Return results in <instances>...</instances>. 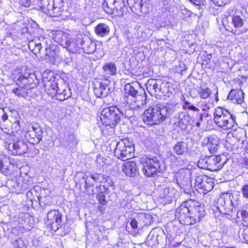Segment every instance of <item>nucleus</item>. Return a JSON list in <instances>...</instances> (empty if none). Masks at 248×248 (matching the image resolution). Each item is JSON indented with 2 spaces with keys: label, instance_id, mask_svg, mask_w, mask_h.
Returning <instances> with one entry per match:
<instances>
[{
  "label": "nucleus",
  "instance_id": "obj_1",
  "mask_svg": "<svg viewBox=\"0 0 248 248\" xmlns=\"http://www.w3.org/2000/svg\"><path fill=\"white\" fill-rule=\"evenodd\" d=\"M204 216V206L197 201L191 199L182 202L175 212V216L180 223L186 226L200 222Z\"/></svg>",
  "mask_w": 248,
  "mask_h": 248
},
{
  "label": "nucleus",
  "instance_id": "obj_2",
  "mask_svg": "<svg viewBox=\"0 0 248 248\" xmlns=\"http://www.w3.org/2000/svg\"><path fill=\"white\" fill-rule=\"evenodd\" d=\"M167 114V107L158 104L149 107L144 111L143 120L148 125H157L166 120Z\"/></svg>",
  "mask_w": 248,
  "mask_h": 248
},
{
  "label": "nucleus",
  "instance_id": "obj_3",
  "mask_svg": "<svg viewBox=\"0 0 248 248\" xmlns=\"http://www.w3.org/2000/svg\"><path fill=\"white\" fill-rule=\"evenodd\" d=\"M214 122L219 128L224 130L232 129L236 124L235 117L227 109L221 107L216 108L213 113Z\"/></svg>",
  "mask_w": 248,
  "mask_h": 248
},
{
  "label": "nucleus",
  "instance_id": "obj_4",
  "mask_svg": "<svg viewBox=\"0 0 248 248\" xmlns=\"http://www.w3.org/2000/svg\"><path fill=\"white\" fill-rule=\"evenodd\" d=\"M141 170L146 177H155L159 172L160 162L156 156L144 155L140 159Z\"/></svg>",
  "mask_w": 248,
  "mask_h": 248
},
{
  "label": "nucleus",
  "instance_id": "obj_5",
  "mask_svg": "<svg viewBox=\"0 0 248 248\" xmlns=\"http://www.w3.org/2000/svg\"><path fill=\"white\" fill-rule=\"evenodd\" d=\"M102 8L107 14L116 17H122L128 12L127 6L122 0H105Z\"/></svg>",
  "mask_w": 248,
  "mask_h": 248
},
{
  "label": "nucleus",
  "instance_id": "obj_6",
  "mask_svg": "<svg viewBox=\"0 0 248 248\" xmlns=\"http://www.w3.org/2000/svg\"><path fill=\"white\" fill-rule=\"evenodd\" d=\"M134 147L127 139L121 140L116 143L114 149V155L118 158L124 161L133 157Z\"/></svg>",
  "mask_w": 248,
  "mask_h": 248
},
{
  "label": "nucleus",
  "instance_id": "obj_7",
  "mask_svg": "<svg viewBox=\"0 0 248 248\" xmlns=\"http://www.w3.org/2000/svg\"><path fill=\"white\" fill-rule=\"evenodd\" d=\"M54 39L56 42L62 46H63L70 52L77 53L80 50L78 44H80L79 40L80 39V36L71 40L67 37L64 32L59 31L55 34Z\"/></svg>",
  "mask_w": 248,
  "mask_h": 248
},
{
  "label": "nucleus",
  "instance_id": "obj_8",
  "mask_svg": "<svg viewBox=\"0 0 248 248\" xmlns=\"http://www.w3.org/2000/svg\"><path fill=\"white\" fill-rule=\"evenodd\" d=\"M122 115V112L116 106H111L103 109L101 114V123L116 125Z\"/></svg>",
  "mask_w": 248,
  "mask_h": 248
},
{
  "label": "nucleus",
  "instance_id": "obj_9",
  "mask_svg": "<svg viewBox=\"0 0 248 248\" xmlns=\"http://www.w3.org/2000/svg\"><path fill=\"white\" fill-rule=\"evenodd\" d=\"M45 91L51 97L55 96L60 101L68 99L70 95L66 93V90H61L58 87V83L55 80H48L44 84Z\"/></svg>",
  "mask_w": 248,
  "mask_h": 248
},
{
  "label": "nucleus",
  "instance_id": "obj_10",
  "mask_svg": "<svg viewBox=\"0 0 248 248\" xmlns=\"http://www.w3.org/2000/svg\"><path fill=\"white\" fill-rule=\"evenodd\" d=\"M62 214L58 209H51L46 214L45 224L50 230L55 232L62 226Z\"/></svg>",
  "mask_w": 248,
  "mask_h": 248
},
{
  "label": "nucleus",
  "instance_id": "obj_11",
  "mask_svg": "<svg viewBox=\"0 0 248 248\" xmlns=\"http://www.w3.org/2000/svg\"><path fill=\"white\" fill-rule=\"evenodd\" d=\"M213 179L206 175H200L196 177L195 188L200 193L205 194L214 187Z\"/></svg>",
  "mask_w": 248,
  "mask_h": 248
},
{
  "label": "nucleus",
  "instance_id": "obj_12",
  "mask_svg": "<svg viewBox=\"0 0 248 248\" xmlns=\"http://www.w3.org/2000/svg\"><path fill=\"white\" fill-rule=\"evenodd\" d=\"M29 127L30 125L26 124L25 129H19L18 131L26 133L25 137L29 143L32 144L38 143L42 138L41 131L37 127L31 126L29 128Z\"/></svg>",
  "mask_w": 248,
  "mask_h": 248
},
{
  "label": "nucleus",
  "instance_id": "obj_13",
  "mask_svg": "<svg viewBox=\"0 0 248 248\" xmlns=\"http://www.w3.org/2000/svg\"><path fill=\"white\" fill-rule=\"evenodd\" d=\"M91 178L96 182H97V180L100 178H102L99 187L101 191L106 194H108L115 189V186L112 180L108 176L96 173L94 175H92Z\"/></svg>",
  "mask_w": 248,
  "mask_h": 248
},
{
  "label": "nucleus",
  "instance_id": "obj_14",
  "mask_svg": "<svg viewBox=\"0 0 248 248\" xmlns=\"http://www.w3.org/2000/svg\"><path fill=\"white\" fill-rule=\"evenodd\" d=\"M122 101L130 109H137L145 104V97L144 96L126 95L124 94L122 98Z\"/></svg>",
  "mask_w": 248,
  "mask_h": 248
},
{
  "label": "nucleus",
  "instance_id": "obj_15",
  "mask_svg": "<svg viewBox=\"0 0 248 248\" xmlns=\"http://www.w3.org/2000/svg\"><path fill=\"white\" fill-rule=\"evenodd\" d=\"M178 190L172 187H159V198L165 204L171 203L176 198Z\"/></svg>",
  "mask_w": 248,
  "mask_h": 248
},
{
  "label": "nucleus",
  "instance_id": "obj_16",
  "mask_svg": "<svg viewBox=\"0 0 248 248\" xmlns=\"http://www.w3.org/2000/svg\"><path fill=\"white\" fill-rule=\"evenodd\" d=\"M226 160H222L220 155H211L205 158L206 169L211 171H217L222 168Z\"/></svg>",
  "mask_w": 248,
  "mask_h": 248
},
{
  "label": "nucleus",
  "instance_id": "obj_17",
  "mask_svg": "<svg viewBox=\"0 0 248 248\" xmlns=\"http://www.w3.org/2000/svg\"><path fill=\"white\" fill-rule=\"evenodd\" d=\"M232 24L233 28L231 32L234 35H242L248 31L244 26V22L243 18L238 15H233L232 18Z\"/></svg>",
  "mask_w": 248,
  "mask_h": 248
},
{
  "label": "nucleus",
  "instance_id": "obj_18",
  "mask_svg": "<svg viewBox=\"0 0 248 248\" xmlns=\"http://www.w3.org/2000/svg\"><path fill=\"white\" fill-rule=\"evenodd\" d=\"M234 81L237 83L239 89H232L228 94V98L234 103L242 104L244 102V93L241 89L242 83L238 79Z\"/></svg>",
  "mask_w": 248,
  "mask_h": 248
},
{
  "label": "nucleus",
  "instance_id": "obj_19",
  "mask_svg": "<svg viewBox=\"0 0 248 248\" xmlns=\"http://www.w3.org/2000/svg\"><path fill=\"white\" fill-rule=\"evenodd\" d=\"M80 44L84 52L87 54H93L96 50V45L95 42L89 37L86 35H80Z\"/></svg>",
  "mask_w": 248,
  "mask_h": 248
},
{
  "label": "nucleus",
  "instance_id": "obj_20",
  "mask_svg": "<svg viewBox=\"0 0 248 248\" xmlns=\"http://www.w3.org/2000/svg\"><path fill=\"white\" fill-rule=\"evenodd\" d=\"M38 150L34 149H29L27 144L23 141H16V155H21L25 154L28 157H32L38 153Z\"/></svg>",
  "mask_w": 248,
  "mask_h": 248
},
{
  "label": "nucleus",
  "instance_id": "obj_21",
  "mask_svg": "<svg viewBox=\"0 0 248 248\" xmlns=\"http://www.w3.org/2000/svg\"><path fill=\"white\" fill-rule=\"evenodd\" d=\"M123 172L129 177H134L139 172V167L134 161L125 162L122 166Z\"/></svg>",
  "mask_w": 248,
  "mask_h": 248
},
{
  "label": "nucleus",
  "instance_id": "obj_22",
  "mask_svg": "<svg viewBox=\"0 0 248 248\" xmlns=\"http://www.w3.org/2000/svg\"><path fill=\"white\" fill-rule=\"evenodd\" d=\"M93 92L98 97H104L106 95L107 85L103 83L101 78H96L94 79L93 83Z\"/></svg>",
  "mask_w": 248,
  "mask_h": 248
},
{
  "label": "nucleus",
  "instance_id": "obj_23",
  "mask_svg": "<svg viewBox=\"0 0 248 248\" xmlns=\"http://www.w3.org/2000/svg\"><path fill=\"white\" fill-rule=\"evenodd\" d=\"M131 4L132 10L136 13L142 12L143 7H147L148 3L146 0H127Z\"/></svg>",
  "mask_w": 248,
  "mask_h": 248
},
{
  "label": "nucleus",
  "instance_id": "obj_24",
  "mask_svg": "<svg viewBox=\"0 0 248 248\" xmlns=\"http://www.w3.org/2000/svg\"><path fill=\"white\" fill-rule=\"evenodd\" d=\"M115 126L110 124L101 123L100 129L102 134L107 137L115 134Z\"/></svg>",
  "mask_w": 248,
  "mask_h": 248
},
{
  "label": "nucleus",
  "instance_id": "obj_25",
  "mask_svg": "<svg viewBox=\"0 0 248 248\" xmlns=\"http://www.w3.org/2000/svg\"><path fill=\"white\" fill-rule=\"evenodd\" d=\"M95 34L98 36L103 37L108 35L109 33V28L105 23H99L94 28Z\"/></svg>",
  "mask_w": 248,
  "mask_h": 248
},
{
  "label": "nucleus",
  "instance_id": "obj_26",
  "mask_svg": "<svg viewBox=\"0 0 248 248\" xmlns=\"http://www.w3.org/2000/svg\"><path fill=\"white\" fill-rule=\"evenodd\" d=\"M174 153L178 155H183L188 152L186 143L184 141H179L173 146Z\"/></svg>",
  "mask_w": 248,
  "mask_h": 248
},
{
  "label": "nucleus",
  "instance_id": "obj_27",
  "mask_svg": "<svg viewBox=\"0 0 248 248\" xmlns=\"http://www.w3.org/2000/svg\"><path fill=\"white\" fill-rule=\"evenodd\" d=\"M102 69L106 74L110 76H114L117 73V67L113 62H109L104 64Z\"/></svg>",
  "mask_w": 248,
  "mask_h": 248
},
{
  "label": "nucleus",
  "instance_id": "obj_28",
  "mask_svg": "<svg viewBox=\"0 0 248 248\" xmlns=\"http://www.w3.org/2000/svg\"><path fill=\"white\" fill-rule=\"evenodd\" d=\"M124 94L126 95H132L137 96H142L138 93V91L136 89L135 87L133 85V83H127L124 86Z\"/></svg>",
  "mask_w": 248,
  "mask_h": 248
},
{
  "label": "nucleus",
  "instance_id": "obj_29",
  "mask_svg": "<svg viewBox=\"0 0 248 248\" xmlns=\"http://www.w3.org/2000/svg\"><path fill=\"white\" fill-rule=\"evenodd\" d=\"M104 193H105L100 190V191L97 193L96 196V198L99 203L101 205V206H98V209L101 212H104L105 211V208L103 207L102 206L106 205L108 203L106 195Z\"/></svg>",
  "mask_w": 248,
  "mask_h": 248
},
{
  "label": "nucleus",
  "instance_id": "obj_30",
  "mask_svg": "<svg viewBox=\"0 0 248 248\" xmlns=\"http://www.w3.org/2000/svg\"><path fill=\"white\" fill-rule=\"evenodd\" d=\"M198 93L201 98L206 99L211 95V90L208 87L200 86L198 91Z\"/></svg>",
  "mask_w": 248,
  "mask_h": 248
},
{
  "label": "nucleus",
  "instance_id": "obj_31",
  "mask_svg": "<svg viewBox=\"0 0 248 248\" xmlns=\"http://www.w3.org/2000/svg\"><path fill=\"white\" fill-rule=\"evenodd\" d=\"M28 78V76L25 77L23 75H20L18 78V83H16V84L19 87L22 88L27 87L29 85Z\"/></svg>",
  "mask_w": 248,
  "mask_h": 248
},
{
  "label": "nucleus",
  "instance_id": "obj_32",
  "mask_svg": "<svg viewBox=\"0 0 248 248\" xmlns=\"http://www.w3.org/2000/svg\"><path fill=\"white\" fill-rule=\"evenodd\" d=\"M242 220L248 225V203L244 206L239 211Z\"/></svg>",
  "mask_w": 248,
  "mask_h": 248
},
{
  "label": "nucleus",
  "instance_id": "obj_33",
  "mask_svg": "<svg viewBox=\"0 0 248 248\" xmlns=\"http://www.w3.org/2000/svg\"><path fill=\"white\" fill-rule=\"evenodd\" d=\"M184 103V104L183 106L184 109L191 110L194 111H198L199 110L195 106L190 105V103L188 101L185 100Z\"/></svg>",
  "mask_w": 248,
  "mask_h": 248
},
{
  "label": "nucleus",
  "instance_id": "obj_34",
  "mask_svg": "<svg viewBox=\"0 0 248 248\" xmlns=\"http://www.w3.org/2000/svg\"><path fill=\"white\" fill-rule=\"evenodd\" d=\"M213 3L219 7L224 6L230 3L231 0H212Z\"/></svg>",
  "mask_w": 248,
  "mask_h": 248
},
{
  "label": "nucleus",
  "instance_id": "obj_35",
  "mask_svg": "<svg viewBox=\"0 0 248 248\" xmlns=\"http://www.w3.org/2000/svg\"><path fill=\"white\" fill-rule=\"evenodd\" d=\"M7 149L9 154L15 155L14 151L16 150V142L13 140L12 142L8 143Z\"/></svg>",
  "mask_w": 248,
  "mask_h": 248
},
{
  "label": "nucleus",
  "instance_id": "obj_36",
  "mask_svg": "<svg viewBox=\"0 0 248 248\" xmlns=\"http://www.w3.org/2000/svg\"><path fill=\"white\" fill-rule=\"evenodd\" d=\"M241 236L245 242L248 244V225L245 226L243 229Z\"/></svg>",
  "mask_w": 248,
  "mask_h": 248
},
{
  "label": "nucleus",
  "instance_id": "obj_37",
  "mask_svg": "<svg viewBox=\"0 0 248 248\" xmlns=\"http://www.w3.org/2000/svg\"><path fill=\"white\" fill-rule=\"evenodd\" d=\"M207 146L208 150L209 152L211 154H214L215 153H216L217 152V144H216L213 145L211 143L208 142L207 144Z\"/></svg>",
  "mask_w": 248,
  "mask_h": 248
},
{
  "label": "nucleus",
  "instance_id": "obj_38",
  "mask_svg": "<svg viewBox=\"0 0 248 248\" xmlns=\"http://www.w3.org/2000/svg\"><path fill=\"white\" fill-rule=\"evenodd\" d=\"M241 192L244 198L248 199V184H244L241 187Z\"/></svg>",
  "mask_w": 248,
  "mask_h": 248
},
{
  "label": "nucleus",
  "instance_id": "obj_39",
  "mask_svg": "<svg viewBox=\"0 0 248 248\" xmlns=\"http://www.w3.org/2000/svg\"><path fill=\"white\" fill-rule=\"evenodd\" d=\"M191 3L195 5L201 7L204 5L205 0H188Z\"/></svg>",
  "mask_w": 248,
  "mask_h": 248
},
{
  "label": "nucleus",
  "instance_id": "obj_40",
  "mask_svg": "<svg viewBox=\"0 0 248 248\" xmlns=\"http://www.w3.org/2000/svg\"><path fill=\"white\" fill-rule=\"evenodd\" d=\"M8 163H9V166L7 168H6V169L9 170H13L15 166L14 163H11L10 161L8 162ZM2 168L5 169V168H4V167L3 166L2 161L0 160V170Z\"/></svg>",
  "mask_w": 248,
  "mask_h": 248
},
{
  "label": "nucleus",
  "instance_id": "obj_41",
  "mask_svg": "<svg viewBox=\"0 0 248 248\" xmlns=\"http://www.w3.org/2000/svg\"><path fill=\"white\" fill-rule=\"evenodd\" d=\"M19 3L22 6L28 7L31 5V1L30 0H19Z\"/></svg>",
  "mask_w": 248,
  "mask_h": 248
},
{
  "label": "nucleus",
  "instance_id": "obj_42",
  "mask_svg": "<svg viewBox=\"0 0 248 248\" xmlns=\"http://www.w3.org/2000/svg\"><path fill=\"white\" fill-rule=\"evenodd\" d=\"M130 226L133 230H136L138 228V223L135 218H132L130 222Z\"/></svg>",
  "mask_w": 248,
  "mask_h": 248
},
{
  "label": "nucleus",
  "instance_id": "obj_43",
  "mask_svg": "<svg viewBox=\"0 0 248 248\" xmlns=\"http://www.w3.org/2000/svg\"><path fill=\"white\" fill-rule=\"evenodd\" d=\"M201 109L202 111H207L210 109V107L208 103L204 102L201 105Z\"/></svg>",
  "mask_w": 248,
  "mask_h": 248
},
{
  "label": "nucleus",
  "instance_id": "obj_44",
  "mask_svg": "<svg viewBox=\"0 0 248 248\" xmlns=\"http://www.w3.org/2000/svg\"><path fill=\"white\" fill-rule=\"evenodd\" d=\"M0 113L3 114V115L1 116V118L3 122L5 121L7 119L8 115L5 112L4 109L0 108Z\"/></svg>",
  "mask_w": 248,
  "mask_h": 248
},
{
  "label": "nucleus",
  "instance_id": "obj_45",
  "mask_svg": "<svg viewBox=\"0 0 248 248\" xmlns=\"http://www.w3.org/2000/svg\"><path fill=\"white\" fill-rule=\"evenodd\" d=\"M183 14L186 15V17H189L191 16V12L190 11L188 10L187 9H184L183 12Z\"/></svg>",
  "mask_w": 248,
  "mask_h": 248
},
{
  "label": "nucleus",
  "instance_id": "obj_46",
  "mask_svg": "<svg viewBox=\"0 0 248 248\" xmlns=\"http://www.w3.org/2000/svg\"><path fill=\"white\" fill-rule=\"evenodd\" d=\"M157 88H158V84H157V83H155V84L153 85V88H154L155 90H156Z\"/></svg>",
  "mask_w": 248,
  "mask_h": 248
},
{
  "label": "nucleus",
  "instance_id": "obj_47",
  "mask_svg": "<svg viewBox=\"0 0 248 248\" xmlns=\"http://www.w3.org/2000/svg\"><path fill=\"white\" fill-rule=\"evenodd\" d=\"M46 73H48V72L46 71H45L44 73H43V76L44 77Z\"/></svg>",
  "mask_w": 248,
  "mask_h": 248
},
{
  "label": "nucleus",
  "instance_id": "obj_48",
  "mask_svg": "<svg viewBox=\"0 0 248 248\" xmlns=\"http://www.w3.org/2000/svg\"><path fill=\"white\" fill-rule=\"evenodd\" d=\"M223 248H235L233 247H226Z\"/></svg>",
  "mask_w": 248,
  "mask_h": 248
},
{
  "label": "nucleus",
  "instance_id": "obj_49",
  "mask_svg": "<svg viewBox=\"0 0 248 248\" xmlns=\"http://www.w3.org/2000/svg\"><path fill=\"white\" fill-rule=\"evenodd\" d=\"M13 92L16 93V88H14L12 90Z\"/></svg>",
  "mask_w": 248,
  "mask_h": 248
},
{
  "label": "nucleus",
  "instance_id": "obj_50",
  "mask_svg": "<svg viewBox=\"0 0 248 248\" xmlns=\"http://www.w3.org/2000/svg\"><path fill=\"white\" fill-rule=\"evenodd\" d=\"M16 124H17V125L20 127V124H19V122L18 121H16Z\"/></svg>",
  "mask_w": 248,
  "mask_h": 248
},
{
  "label": "nucleus",
  "instance_id": "obj_51",
  "mask_svg": "<svg viewBox=\"0 0 248 248\" xmlns=\"http://www.w3.org/2000/svg\"><path fill=\"white\" fill-rule=\"evenodd\" d=\"M38 200H39V203L40 202V197H38Z\"/></svg>",
  "mask_w": 248,
  "mask_h": 248
},
{
  "label": "nucleus",
  "instance_id": "obj_52",
  "mask_svg": "<svg viewBox=\"0 0 248 248\" xmlns=\"http://www.w3.org/2000/svg\"><path fill=\"white\" fill-rule=\"evenodd\" d=\"M3 115V114H0V117H1V116Z\"/></svg>",
  "mask_w": 248,
  "mask_h": 248
},
{
  "label": "nucleus",
  "instance_id": "obj_53",
  "mask_svg": "<svg viewBox=\"0 0 248 248\" xmlns=\"http://www.w3.org/2000/svg\"><path fill=\"white\" fill-rule=\"evenodd\" d=\"M16 248H17L16 247Z\"/></svg>",
  "mask_w": 248,
  "mask_h": 248
}]
</instances>
